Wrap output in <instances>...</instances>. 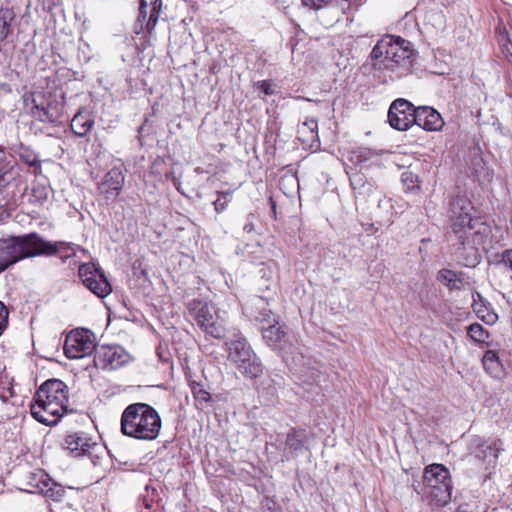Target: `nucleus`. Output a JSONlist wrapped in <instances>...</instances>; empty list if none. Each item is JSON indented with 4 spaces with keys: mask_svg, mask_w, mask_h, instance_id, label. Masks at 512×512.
Here are the masks:
<instances>
[{
    "mask_svg": "<svg viewBox=\"0 0 512 512\" xmlns=\"http://www.w3.org/2000/svg\"><path fill=\"white\" fill-rule=\"evenodd\" d=\"M414 51L409 41L401 37L385 36L371 52L376 71L388 72L389 81L400 79L412 71Z\"/></svg>",
    "mask_w": 512,
    "mask_h": 512,
    "instance_id": "nucleus-1",
    "label": "nucleus"
},
{
    "mask_svg": "<svg viewBox=\"0 0 512 512\" xmlns=\"http://www.w3.org/2000/svg\"><path fill=\"white\" fill-rule=\"evenodd\" d=\"M57 243L45 241L37 233L0 238V274L19 261L60 253Z\"/></svg>",
    "mask_w": 512,
    "mask_h": 512,
    "instance_id": "nucleus-2",
    "label": "nucleus"
},
{
    "mask_svg": "<svg viewBox=\"0 0 512 512\" xmlns=\"http://www.w3.org/2000/svg\"><path fill=\"white\" fill-rule=\"evenodd\" d=\"M67 404V385L59 379H49L36 391L30 405L31 415L38 422L51 426L68 412Z\"/></svg>",
    "mask_w": 512,
    "mask_h": 512,
    "instance_id": "nucleus-3",
    "label": "nucleus"
},
{
    "mask_svg": "<svg viewBox=\"0 0 512 512\" xmlns=\"http://www.w3.org/2000/svg\"><path fill=\"white\" fill-rule=\"evenodd\" d=\"M451 231L457 241L484 244L490 228L476 213L471 202L464 196H456L450 203Z\"/></svg>",
    "mask_w": 512,
    "mask_h": 512,
    "instance_id": "nucleus-4",
    "label": "nucleus"
},
{
    "mask_svg": "<svg viewBox=\"0 0 512 512\" xmlns=\"http://www.w3.org/2000/svg\"><path fill=\"white\" fill-rule=\"evenodd\" d=\"M120 426L121 432L127 437L152 441L159 436L162 421L158 412L149 404L133 403L124 409Z\"/></svg>",
    "mask_w": 512,
    "mask_h": 512,
    "instance_id": "nucleus-5",
    "label": "nucleus"
},
{
    "mask_svg": "<svg viewBox=\"0 0 512 512\" xmlns=\"http://www.w3.org/2000/svg\"><path fill=\"white\" fill-rule=\"evenodd\" d=\"M228 346V358L237 369L250 378H256L262 373V364L246 338L241 334H235L234 339L226 343Z\"/></svg>",
    "mask_w": 512,
    "mask_h": 512,
    "instance_id": "nucleus-6",
    "label": "nucleus"
},
{
    "mask_svg": "<svg viewBox=\"0 0 512 512\" xmlns=\"http://www.w3.org/2000/svg\"><path fill=\"white\" fill-rule=\"evenodd\" d=\"M189 307L198 326L207 335L216 339L225 336L224 321L218 316L212 304L201 300H193Z\"/></svg>",
    "mask_w": 512,
    "mask_h": 512,
    "instance_id": "nucleus-7",
    "label": "nucleus"
},
{
    "mask_svg": "<svg viewBox=\"0 0 512 512\" xmlns=\"http://www.w3.org/2000/svg\"><path fill=\"white\" fill-rule=\"evenodd\" d=\"M63 448L73 457H88L94 465H97L103 453L102 445L94 441L84 432H75L65 436Z\"/></svg>",
    "mask_w": 512,
    "mask_h": 512,
    "instance_id": "nucleus-8",
    "label": "nucleus"
},
{
    "mask_svg": "<svg viewBox=\"0 0 512 512\" xmlns=\"http://www.w3.org/2000/svg\"><path fill=\"white\" fill-rule=\"evenodd\" d=\"M96 351L94 334L83 328L68 333L64 343V354L69 359L84 358Z\"/></svg>",
    "mask_w": 512,
    "mask_h": 512,
    "instance_id": "nucleus-9",
    "label": "nucleus"
},
{
    "mask_svg": "<svg viewBox=\"0 0 512 512\" xmlns=\"http://www.w3.org/2000/svg\"><path fill=\"white\" fill-rule=\"evenodd\" d=\"M78 272L83 284L96 296L104 298L111 293L109 281L94 263L80 265Z\"/></svg>",
    "mask_w": 512,
    "mask_h": 512,
    "instance_id": "nucleus-10",
    "label": "nucleus"
},
{
    "mask_svg": "<svg viewBox=\"0 0 512 512\" xmlns=\"http://www.w3.org/2000/svg\"><path fill=\"white\" fill-rule=\"evenodd\" d=\"M416 108L408 100L399 98L392 102L388 121L394 129L405 131L415 124Z\"/></svg>",
    "mask_w": 512,
    "mask_h": 512,
    "instance_id": "nucleus-11",
    "label": "nucleus"
},
{
    "mask_svg": "<svg viewBox=\"0 0 512 512\" xmlns=\"http://www.w3.org/2000/svg\"><path fill=\"white\" fill-rule=\"evenodd\" d=\"M129 355L118 345L96 348L94 362L103 370L117 369L128 361Z\"/></svg>",
    "mask_w": 512,
    "mask_h": 512,
    "instance_id": "nucleus-12",
    "label": "nucleus"
},
{
    "mask_svg": "<svg viewBox=\"0 0 512 512\" xmlns=\"http://www.w3.org/2000/svg\"><path fill=\"white\" fill-rule=\"evenodd\" d=\"M125 182V176L118 167L111 168L105 175L103 180L98 184V189L106 199L116 198Z\"/></svg>",
    "mask_w": 512,
    "mask_h": 512,
    "instance_id": "nucleus-13",
    "label": "nucleus"
},
{
    "mask_svg": "<svg viewBox=\"0 0 512 512\" xmlns=\"http://www.w3.org/2000/svg\"><path fill=\"white\" fill-rule=\"evenodd\" d=\"M415 124L426 131H438L444 125L440 113L430 106L416 108Z\"/></svg>",
    "mask_w": 512,
    "mask_h": 512,
    "instance_id": "nucleus-14",
    "label": "nucleus"
},
{
    "mask_svg": "<svg viewBox=\"0 0 512 512\" xmlns=\"http://www.w3.org/2000/svg\"><path fill=\"white\" fill-rule=\"evenodd\" d=\"M481 244L468 243L465 240H460L454 243L455 254L458 261L465 267H475L480 263L481 254L479 246Z\"/></svg>",
    "mask_w": 512,
    "mask_h": 512,
    "instance_id": "nucleus-15",
    "label": "nucleus"
},
{
    "mask_svg": "<svg viewBox=\"0 0 512 512\" xmlns=\"http://www.w3.org/2000/svg\"><path fill=\"white\" fill-rule=\"evenodd\" d=\"M262 337L264 341L273 349L286 351L289 348L288 335L281 326L274 323L267 327H262Z\"/></svg>",
    "mask_w": 512,
    "mask_h": 512,
    "instance_id": "nucleus-16",
    "label": "nucleus"
},
{
    "mask_svg": "<svg viewBox=\"0 0 512 512\" xmlns=\"http://www.w3.org/2000/svg\"><path fill=\"white\" fill-rule=\"evenodd\" d=\"M307 438L304 430L291 429L286 437L282 460H290L297 457L305 449V440Z\"/></svg>",
    "mask_w": 512,
    "mask_h": 512,
    "instance_id": "nucleus-17",
    "label": "nucleus"
},
{
    "mask_svg": "<svg viewBox=\"0 0 512 512\" xmlns=\"http://www.w3.org/2000/svg\"><path fill=\"white\" fill-rule=\"evenodd\" d=\"M449 483H451L450 474L444 465L432 464L425 468L423 475L424 489Z\"/></svg>",
    "mask_w": 512,
    "mask_h": 512,
    "instance_id": "nucleus-18",
    "label": "nucleus"
},
{
    "mask_svg": "<svg viewBox=\"0 0 512 512\" xmlns=\"http://www.w3.org/2000/svg\"><path fill=\"white\" fill-rule=\"evenodd\" d=\"M452 483L425 488L424 493L432 504L444 506L451 500Z\"/></svg>",
    "mask_w": 512,
    "mask_h": 512,
    "instance_id": "nucleus-19",
    "label": "nucleus"
},
{
    "mask_svg": "<svg viewBox=\"0 0 512 512\" xmlns=\"http://www.w3.org/2000/svg\"><path fill=\"white\" fill-rule=\"evenodd\" d=\"M94 125V120L89 117L83 111H78V113L72 118L70 127L75 135L79 137H85Z\"/></svg>",
    "mask_w": 512,
    "mask_h": 512,
    "instance_id": "nucleus-20",
    "label": "nucleus"
},
{
    "mask_svg": "<svg viewBox=\"0 0 512 512\" xmlns=\"http://www.w3.org/2000/svg\"><path fill=\"white\" fill-rule=\"evenodd\" d=\"M483 367L491 376L500 377L503 372V366L496 352L488 350L482 359Z\"/></svg>",
    "mask_w": 512,
    "mask_h": 512,
    "instance_id": "nucleus-21",
    "label": "nucleus"
},
{
    "mask_svg": "<svg viewBox=\"0 0 512 512\" xmlns=\"http://www.w3.org/2000/svg\"><path fill=\"white\" fill-rule=\"evenodd\" d=\"M425 26L431 28L436 33L442 32L446 28V18L442 11L430 10L425 15Z\"/></svg>",
    "mask_w": 512,
    "mask_h": 512,
    "instance_id": "nucleus-22",
    "label": "nucleus"
},
{
    "mask_svg": "<svg viewBox=\"0 0 512 512\" xmlns=\"http://www.w3.org/2000/svg\"><path fill=\"white\" fill-rule=\"evenodd\" d=\"M17 153L25 164L34 168L35 173L41 171V162L38 159V155L30 147L20 144Z\"/></svg>",
    "mask_w": 512,
    "mask_h": 512,
    "instance_id": "nucleus-23",
    "label": "nucleus"
},
{
    "mask_svg": "<svg viewBox=\"0 0 512 512\" xmlns=\"http://www.w3.org/2000/svg\"><path fill=\"white\" fill-rule=\"evenodd\" d=\"M255 307L257 311L251 316L255 321L262 324V327H265V325L270 326L274 323H277L272 311L264 306L262 299H258L257 303L255 304Z\"/></svg>",
    "mask_w": 512,
    "mask_h": 512,
    "instance_id": "nucleus-24",
    "label": "nucleus"
},
{
    "mask_svg": "<svg viewBox=\"0 0 512 512\" xmlns=\"http://www.w3.org/2000/svg\"><path fill=\"white\" fill-rule=\"evenodd\" d=\"M34 115L39 121L46 123H56L60 119V112L56 106L52 105H48L46 108L35 105Z\"/></svg>",
    "mask_w": 512,
    "mask_h": 512,
    "instance_id": "nucleus-25",
    "label": "nucleus"
},
{
    "mask_svg": "<svg viewBox=\"0 0 512 512\" xmlns=\"http://www.w3.org/2000/svg\"><path fill=\"white\" fill-rule=\"evenodd\" d=\"M323 9L320 15L323 25L330 27L340 20L342 12L337 5L330 3Z\"/></svg>",
    "mask_w": 512,
    "mask_h": 512,
    "instance_id": "nucleus-26",
    "label": "nucleus"
},
{
    "mask_svg": "<svg viewBox=\"0 0 512 512\" xmlns=\"http://www.w3.org/2000/svg\"><path fill=\"white\" fill-rule=\"evenodd\" d=\"M15 17L11 9L0 10V42H3L11 34V22Z\"/></svg>",
    "mask_w": 512,
    "mask_h": 512,
    "instance_id": "nucleus-27",
    "label": "nucleus"
},
{
    "mask_svg": "<svg viewBox=\"0 0 512 512\" xmlns=\"http://www.w3.org/2000/svg\"><path fill=\"white\" fill-rule=\"evenodd\" d=\"M438 279L449 289H460L462 281L459 278V274L449 269H442L439 271Z\"/></svg>",
    "mask_w": 512,
    "mask_h": 512,
    "instance_id": "nucleus-28",
    "label": "nucleus"
},
{
    "mask_svg": "<svg viewBox=\"0 0 512 512\" xmlns=\"http://www.w3.org/2000/svg\"><path fill=\"white\" fill-rule=\"evenodd\" d=\"M378 158V153L375 150L366 147H359L352 152L351 161L356 164L365 162L373 163L374 159Z\"/></svg>",
    "mask_w": 512,
    "mask_h": 512,
    "instance_id": "nucleus-29",
    "label": "nucleus"
},
{
    "mask_svg": "<svg viewBox=\"0 0 512 512\" xmlns=\"http://www.w3.org/2000/svg\"><path fill=\"white\" fill-rule=\"evenodd\" d=\"M493 264L496 269L508 270L511 273L510 279H512V249H506L502 253L496 254Z\"/></svg>",
    "mask_w": 512,
    "mask_h": 512,
    "instance_id": "nucleus-30",
    "label": "nucleus"
},
{
    "mask_svg": "<svg viewBox=\"0 0 512 512\" xmlns=\"http://www.w3.org/2000/svg\"><path fill=\"white\" fill-rule=\"evenodd\" d=\"M318 123L314 118H307L298 127V134L303 137V141L313 139L317 136Z\"/></svg>",
    "mask_w": 512,
    "mask_h": 512,
    "instance_id": "nucleus-31",
    "label": "nucleus"
},
{
    "mask_svg": "<svg viewBox=\"0 0 512 512\" xmlns=\"http://www.w3.org/2000/svg\"><path fill=\"white\" fill-rule=\"evenodd\" d=\"M468 336L477 343H485L489 338V332L479 323H473L467 328Z\"/></svg>",
    "mask_w": 512,
    "mask_h": 512,
    "instance_id": "nucleus-32",
    "label": "nucleus"
},
{
    "mask_svg": "<svg viewBox=\"0 0 512 512\" xmlns=\"http://www.w3.org/2000/svg\"><path fill=\"white\" fill-rule=\"evenodd\" d=\"M498 457L497 451L491 445H482L475 454V459L491 463Z\"/></svg>",
    "mask_w": 512,
    "mask_h": 512,
    "instance_id": "nucleus-33",
    "label": "nucleus"
},
{
    "mask_svg": "<svg viewBox=\"0 0 512 512\" xmlns=\"http://www.w3.org/2000/svg\"><path fill=\"white\" fill-rule=\"evenodd\" d=\"M14 179L11 169L4 161V153L0 154V187H5Z\"/></svg>",
    "mask_w": 512,
    "mask_h": 512,
    "instance_id": "nucleus-34",
    "label": "nucleus"
},
{
    "mask_svg": "<svg viewBox=\"0 0 512 512\" xmlns=\"http://www.w3.org/2000/svg\"><path fill=\"white\" fill-rule=\"evenodd\" d=\"M13 395L11 379L7 374H0V399L7 401Z\"/></svg>",
    "mask_w": 512,
    "mask_h": 512,
    "instance_id": "nucleus-35",
    "label": "nucleus"
},
{
    "mask_svg": "<svg viewBox=\"0 0 512 512\" xmlns=\"http://www.w3.org/2000/svg\"><path fill=\"white\" fill-rule=\"evenodd\" d=\"M191 390H192L193 397L197 403L202 404V403H208L211 401L210 393L207 392L201 384L193 383Z\"/></svg>",
    "mask_w": 512,
    "mask_h": 512,
    "instance_id": "nucleus-36",
    "label": "nucleus"
},
{
    "mask_svg": "<svg viewBox=\"0 0 512 512\" xmlns=\"http://www.w3.org/2000/svg\"><path fill=\"white\" fill-rule=\"evenodd\" d=\"M401 181L406 191H414L419 189L417 176L410 171H405L401 175Z\"/></svg>",
    "mask_w": 512,
    "mask_h": 512,
    "instance_id": "nucleus-37",
    "label": "nucleus"
},
{
    "mask_svg": "<svg viewBox=\"0 0 512 512\" xmlns=\"http://www.w3.org/2000/svg\"><path fill=\"white\" fill-rule=\"evenodd\" d=\"M231 201V193L230 192H218V198L213 202L215 211L217 213L223 212L228 203Z\"/></svg>",
    "mask_w": 512,
    "mask_h": 512,
    "instance_id": "nucleus-38",
    "label": "nucleus"
},
{
    "mask_svg": "<svg viewBox=\"0 0 512 512\" xmlns=\"http://www.w3.org/2000/svg\"><path fill=\"white\" fill-rule=\"evenodd\" d=\"M350 183L355 193H357L358 190H363V187L367 181L362 174L356 173L350 177Z\"/></svg>",
    "mask_w": 512,
    "mask_h": 512,
    "instance_id": "nucleus-39",
    "label": "nucleus"
},
{
    "mask_svg": "<svg viewBox=\"0 0 512 512\" xmlns=\"http://www.w3.org/2000/svg\"><path fill=\"white\" fill-rule=\"evenodd\" d=\"M159 17V10L156 8V2L153 4V8L151 9V12L149 14L147 23H146V29L148 32H151L154 27L156 26V23L158 21Z\"/></svg>",
    "mask_w": 512,
    "mask_h": 512,
    "instance_id": "nucleus-40",
    "label": "nucleus"
},
{
    "mask_svg": "<svg viewBox=\"0 0 512 512\" xmlns=\"http://www.w3.org/2000/svg\"><path fill=\"white\" fill-rule=\"evenodd\" d=\"M333 0H302V4L309 8L320 10L332 3Z\"/></svg>",
    "mask_w": 512,
    "mask_h": 512,
    "instance_id": "nucleus-41",
    "label": "nucleus"
},
{
    "mask_svg": "<svg viewBox=\"0 0 512 512\" xmlns=\"http://www.w3.org/2000/svg\"><path fill=\"white\" fill-rule=\"evenodd\" d=\"M8 315L9 313L6 306L0 301V336L3 334L7 327Z\"/></svg>",
    "mask_w": 512,
    "mask_h": 512,
    "instance_id": "nucleus-42",
    "label": "nucleus"
},
{
    "mask_svg": "<svg viewBox=\"0 0 512 512\" xmlns=\"http://www.w3.org/2000/svg\"><path fill=\"white\" fill-rule=\"evenodd\" d=\"M32 193L39 201H43L48 197L47 188L42 185L34 186L32 188Z\"/></svg>",
    "mask_w": 512,
    "mask_h": 512,
    "instance_id": "nucleus-43",
    "label": "nucleus"
},
{
    "mask_svg": "<svg viewBox=\"0 0 512 512\" xmlns=\"http://www.w3.org/2000/svg\"><path fill=\"white\" fill-rule=\"evenodd\" d=\"M257 87L265 95H272L274 93L273 85L269 81H259L257 82Z\"/></svg>",
    "mask_w": 512,
    "mask_h": 512,
    "instance_id": "nucleus-44",
    "label": "nucleus"
},
{
    "mask_svg": "<svg viewBox=\"0 0 512 512\" xmlns=\"http://www.w3.org/2000/svg\"><path fill=\"white\" fill-rule=\"evenodd\" d=\"M255 216L253 214H249L246 218V222L243 226V231L247 234H252L255 232V224H254Z\"/></svg>",
    "mask_w": 512,
    "mask_h": 512,
    "instance_id": "nucleus-45",
    "label": "nucleus"
},
{
    "mask_svg": "<svg viewBox=\"0 0 512 512\" xmlns=\"http://www.w3.org/2000/svg\"><path fill=\"white\" fill-rule=\"evenodd\" d=\"M374 190V185L371 182H368L364 185L363 190H358L356 193V197L367 198L369 197Z\"/></svg>",
    "mask_w": 512,
    "mask_h": 512,
    "instance_id": "nucleus-46",
    "label": "nucleus"
},
{
    "mask_svg": "<svg viewBox=\"0 0 512 512\" xmlns=\"http://www.w3.org/2000/svg\"><path fill=\"white\" fill-rule=\"evenodd\" d=\"M480 310L477 311L478 316L489 325L494 324L498 320V315L494 312H488L486 315H480Z\"/></svg>",
    "mask_w": 512,
    "mask_h": 512,
    "instance_id": "nucleus-47",
    "label": "nucleus"
},
{
    "mask_svg": "<svg viewBox=\"0 0 512 512\" xmlns=\"http://www.w3.org/2000/svg\"><path fill=\"white\" fill-rule=\"evenodd\" d=\"M147 8H148L147 2L145 0H141L140 6H139V20L140 21H144L146 19Z\"/></svg>",
    "mask_w": 512,
    "mask_h": 512,
    "instance_id": "nucleus-48",
    "label": "nucleus"
},
{
    "mask_svg": "<svg viewBox=\"0 0 512 512\" xmlns=\"http://www.w3.org/2000/svg\"><path fill=\"white\" fill-rule=\"evenodd\" d=\"M59 245H62L64 247V252H65V255L63 256L64 258H68L72 255H75L76 253V248H75V245L73 244H63V243H59Z\"/></svg>",
    "mask_w": 512,
    "mask_h": 512,
    "instance_id": "nucleus-49",
    "label": "nucleus"
},
{
    "mask_svg": "<svg viewBox=\"0 0 512 512\" xmlns=\"http://www.w3.org/2000/svg\"><path fill=\"white\" fill-rule=\"evenodd\" d=\"M391 199L387 197H383L382 199L378 200V207L381 209L389 210L392 208Z\"/></svg>",
    "mask_w": 512,
    "mask_h": 512,
    "instance_id": "nucleus-50",
    "label": "nucleus"
},
{
    "mask_svg": "<svg viewBox=\"0 0 512 512\" xmlns=\"http://www.w3.org/2000/svg\"><path fill=\"white\" fill-rule=\"evenodd\" d=\"M259 273L262 275L263 278H267L268 280H270L272 278V270L270 267H265L263 265V267L259 270Z\"/></svg>",
    "mask_w": 512,
    "mask_h": 512,
    "instance_id": "nucleus-51",
    "label": "nucleus"
},
{
    "mask_svg": "<svg viewBox=\"0 0 512 512\" xmlns=\"http://www.w3.org/2000/svg\"><path fill=\"white\" fill-rule=\"evenodd\" d=\"M155 2H156V8H157L158 10H160L161 3H159V4H158V1H155Z\"/></svg>",
    "mask_w": 512,
    "mask_h": 512,
    "instance_id": "nucleus-52",
    "label": "nucleus"
},
{
    "mask_svg": "<svg viewBox=\"0 0 512 512\" xmlns=\"http://www.w3.org/2000/svg\"><path fill=\"white\" fill-rule=\"evenodd\" d=\"M145 507H146V508H149V507H150V504L146 502V503H145Z\"/></svg>",
    "mask_w": 512,
    "mask_h": 512,
    "instance_id": "nucleus-53",
    "label": "nucleus"
},
{
    "mask_svg": "<svg viewBox=\"0 0 512 512\" xmlns=\"http://www.w3.org/2000/svg\"><path fill=\"white\" fill-rule=\"evenodd\" d=\"M3 152V149L0 147V154Z\"/></svg>",
    "mask_w": 512,
    "mask_h": 512,
    "instance_id": "nucleus-54",
    "label": "nucleus"
}]
</instances>
